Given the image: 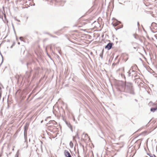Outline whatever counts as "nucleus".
Masks as SVG:
<instances>
[{
	"mask_svg": "<svg viewBox=\"0 0 157 157\" xmlns=\"http://www.w3.org/2000/svg\"><path fill=\"white\" fill-rule=\"evenodd\" d=\"M112 46V44L111 43H109L105 46V48L107 49L108 50H109L111 48Z\"/></svg>",
	"mask_w": 157,
	"mask_h": 157,
	"instance_id": "f257e3e1",
	"label": "nucleus"
},
{
	"mask_svg": "<svg viewBox=\"0 0 157 157\" xmlns=\"http://www.w3.org/2000/svg\"><path fill=\"white\" fill-rule=\"evenodd\" d=\"M65 156L67 157H71L70 153L67 150H65L64 152Z\"/></svg>",
	"mask_w": 157,
	"mask_h": 157,
	"instance_id": "f03ea898",
	"label": "nucleus"
},
{
	"mask_svg": "<svg viewBox=\"0 0 157 157\" xmlns=\"http://www.w3.org/2000/svg\"><path fill=\"white\" fill-rule=\"evenodd\" d=\"M157 109V107L153 108H152L151 109V111L153 112H155Z\"/></svg>",
	"mask_w": 157,
	"mask_h": 157,
	"instance_id": "7ed1b4c3",
	"label": "nucleus"
},
{
	"mask_svg": "<svg viewBox=\"0 0 157 157\" xmlns=\"http://www.w3.org/2000/svg\"><path fill=\"white\" fill-rule=\"evenodd\" d=\"M27 131L25 129L24 131V137L25 139L27 137Z\"/></svg>",
	"mask_w": 157,
	"mask_h": 157,
	"instance_id": "20e7f679",
	"label": "nucleus"
},
{
	"mask_svg": "<svg viewBox=\"0 0 157 157\" xmlns=\"http://www.w3.org/2000/svg\"><path fill=\"white\" fill-rule=\"evenodd\" d=\"M70 145L71 147L73 146V143L71 141L70 143Z\"/></svg>",
	"mask_w": 157,
	"mask_h": 157,
	"instance_id": "39448f33",
	"label": "nucleus"
},
{
	"mask_svg": "<svg viewBox=\"0 0 157 157\" xmlns=\"http://www.w3.org/2000/svg\"><path fill=\"white\" fill-rule=\"evenodd\" d=\"M20 38V39L21 40H22V41H23V40H22V39H23V37H20V38Z\"/></svg>",
	"mask_w": 157,
	"mask_h": 157,
	"instance_id": "423d86ee",
	"label": "nucleus"
},
{
	"mask_svg": "<svg viewBox=\"0 0 157 157\" xmlns=\"http://www.w3.org/2000/svg\"><path fill=\"white\" fill-rule=\"evenodd\" d=\"M154 155H152L151 156L149 155V156L150 157H154Z\"/></svg>",
	"mask_w": 157,
	"mask_h": 157,
	"instance_id": "0eeeda50",
	"label": "nucleus"
},
{
	"mask_svg": "<svg viewBox=\"0 0 157 157\" xmlns=\"http://www.w3.org/2000/svg\"><path fill=\"white\" fill-rule=\"evenodd\" d=\"M14 45V44H13L12 45L11 47H10V48H12L13 47V46Z\"/></svg>",
	"mask_w": 157,
	"mask_h": 157,
	"instance_id": "6e6552de",
	"label": "nucleus"
},
{
	"mask_svg": "<svg viewBox=\"0 0 157 157\" xmlns=\"http://www.w3.org/2000/svg\"><path fill=\"white\" fill-rule=\"evenodd\" d=\"M151 30V31L153 32V33H155V32H154V31H153V30Z\"/></svg>",
	"mask_w": 157,
	"mask_h": 157,
	"instance_id": "1a4fd4ad",
	"label": "nucleus"
},
{
	"mask_svg": "<svg viewBox=\"0 0 157 157\" xmlns=\"http://www.w3.org/2000/svg\"><path fill=\"white\" fill-rule=\"evenodd\" d=\"M119 29V28H115V29L116 30H117V29Z\"/></svg>",
	"mask_w": 157,
	"mask_h": 157,
	"instance_id": "9d476101",
	"label": "nucleus"
},
{
	"mask_svg": "<svg viewBox=\"0 0 157 157\" xmlns=\"http://www.w3.org/2000/svg\"><path fill=\"white\" fill-rule=\"evenodd\" d=\"M85 135V136H88V135H87V134H86Z\"/></svg>",
	"mask_w": 157,
	"mask_h": 157,
	"instance_id": "9b49d317",
	"label": "nucleus"
},
{
	"mask_svg": "<svg viewBox=\"0 0 157 157\" xmlns=\"http://www.w3.org/2000/svg\"><path fill=\"white\" fill-rule=\"evenodd\" d=\"M18 44H20V43L19 42H18Z\"/></svg>",
	"mask_w": 157,
	"mask_h": 157,
	"instance_id": "f8f14e48",
	"label": "nucleus"
},
{
	"mask_svg": "<svg viewBox=\"0 0 157 157\" xmlns=\"http://www.w3.org/2000/svg\"><path fill=\"white\" fill-rule=\"evenodd\" d=\"M154 157H156L155 155H154Z\"/></svg>",
	"mask_w": 157,
	"mask_h": 157,
	"instance_id": "ddd939ff",
	"label": "nucleus"
},
{
	"mask_svg": "<svg viewBox=\"0 0 157 157\" xmlns=\"http://www.w3.org/2000/svg\"><path fill=\"white\" fill-rule=\"evenodd\" d=\"M123 70L124 71V68L123 69Z\"/></svg>",
	"mask_w": 157,
	"mask_h": 157,
	"instance_id": "4468645a",
	"label": "nucleus"
}]
</instances>
